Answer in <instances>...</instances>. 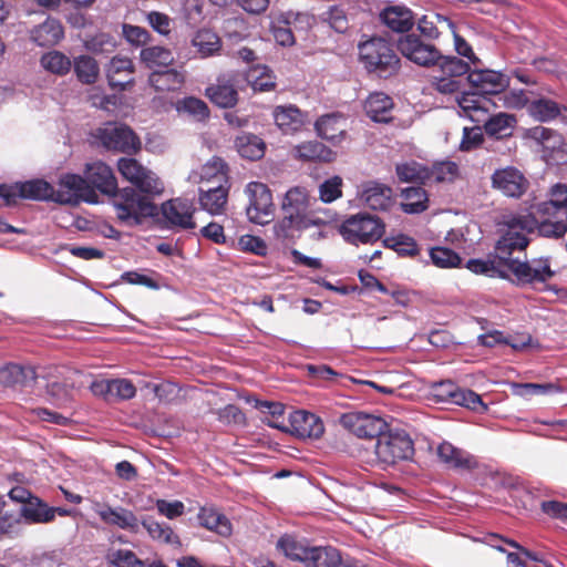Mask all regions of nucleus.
I'll return each mask as SVG.
<instances>
[{"label":"nucleus","instance_id":"nucleus-1","mask_svg":"<svg viewBox=\"0 0 567 567\" xmlns=\"http://www.w3.org/2000/svg\"><path fill=\"white\" fill-rule=\"evenodd\" d=\"M358 58L371 76L388 80L401 71V59L394 44L382 37H369L358 44Z\"/></svg>","mask_w":567,"mask_h":567},{"label":"nucleus","instance_id":"nucleus-2","mask_svg":"<svg viewBox=\"0 0 567 567\" xmlns=\"http://www.w3.org/2000/svg\"><path fill=\"white\" fill-rule=\"evenodd\" d=\"M202 178L216 185L199 188V204L210 215H220L225 212L228 200V165L220 157H213L202 169Z\"/></svg>","mask_w":567,"mask_h":567},{"label":"nucleus","instance_id":"nucleus-3","mask_svg":"<svg viewBox=\"0 0 567 567\" xmlns=\"http://www.w3.org/2000/svg\"><path fill=\"white\" fill-rule=\"evenodd\" d=\"M111 197L116 217L126 225H140L144 218L158 214L157 206L132 187L117 188Z\"/></svg>","mask_w":567,"mask_h":567},{"label":"nucleus","instance_id":"nucleus-4","mask_svg":"<svg viewBox=\"0 0 567 567\" xmlns=\"http://www.w3.org/2000/svg\"><path fill=\"white\" fill-rule=\"evenodd\" d=\"M414 454V444L404 432L382 431L374 443L373 463L385 470L401 461L409 460Z\"/></svg>","mask_w":567,"mask_h":567},{"label":"nucleus","instance_id":"nucleus-5","mask_svg":"<svg viewBox=\"0 0 567 567\" xmlns=\"http://www.w3.org/2000/svg\"><path fill=\"white\" fill-rule=\"evenodd\" d=\"M384 231V223L379 217L367 213L352 215L340 226L341 235L352 245L375 243Z\"/></svg>","mask_w":567,"mask_h":567},{"label":"nucleus","instance_id":"nucleus-6","mask_svg":"<svg viewBox=\"0 0 567 567\" xmlns=\"http://www.w3.org/2000/svg\"><path fill=\"white\" fill-rule=\"evenodd\" d=\"M524 136L542 147L543 157L548 164L567 163V143L558 131L537 125L526 130Z\"/></svg>","mask_w":567,"mask_h":567},{"label":"nucleus","instance_id":"nucleus-7","mask_svg":"<svg viewBox=\"0 0 567 567\" xmlns=\"http://www.w3.org/2000/svg\"><path fill=\"white\" fill-rule=\"evenodd\" d=\"M117 171L141 193L154 196L164 190V185L156 174L133 157H121L117 161Z\"/></svg>","mask_w":567,"mask_h":567},{"label":"nucleus","instance_id":"nucleus-8","mask_svg":"<svg viewBox=\"0 0 567 567\" xmlns=\"http://www.w3.org/2000/svg\"><path fill=\"white\" fill-rule=\"evenodd\" d=\"M96 138L109 151L134 155L141 150V141L134 131L124 124L107 123L96 132Z\"/></svg>","mask_w":567,"mask_h":567},{"label":"nucleus","instance_id":"nucleus-9","mask_svg":"<svg viewBox=\"0 0 567 567\" xmlns=\"http://www.w3.org/2000/svg\"><path fill=\"white\" fill-rule=\"evenodd\" d=\"M511 272L519 286H535L549 281L555 271L550 267L548 257L533 258L525 261H512L507 274Z\"/></svg>","mask_w":567,"mask_h":567},{"label":"nucleus","instance_id":"nucleus-10","mask_svg":"<svg viewBox=\"0 0 567 567\" xmlns=\"http://www.w3.org/2000/svg\"><path fill=\"white\" fill-rule=\"evenodd\" d=\"M54 202L70 205H76L80 202L95 204L97 203V195L89 185L86 177L78 174H65L59 179V189L55 192Z\"/></svg>","mask_w":567,"mask_h":567},{"label":"nucleus","instance_id":"nucleus-11","mask_svg":"<svg viewBox=\"0 0 567 567\" xmlns=\"http://www.w3.org/2000/svg\"><path fill=\"white\" fill-rule=\"evenodd\" d=\"M246 194L249 198L246 209L248 219L258 225L268 224L275 212L270 189L262 183L251 182L246 186Z\"/></svg>","mask_w":567,"mask_h":567},{"label":"nucleus","instance_id":"nucleus-12","mask_svg":"<svg viewBox=\"0 0 567 567\" xmlns=\"http://www.w3.org/2000/svg\"><path fill=\"white\" fill-rule=\"evenodd\" d=\"M517 216L511 217L506 221L507 230L496 241L495 258L499 261L503 269L507 271L512 261H518L516 258H512L515 250H524L529 245V239L526 237L520 226L516 225Z\"/></svg>","mask_w":567,"mask_h":567},{"label":"nucleus","instance_id":"nucleus-13","mask_svg":"<svg viewBox=\"0 0 567 567\" xmlns=\"http://www.w3.org/2000/svg\"><path fill=\"white\" fill-rule=\"evenodd\" d=\"M555 216L556 214H538L537 206L533 205L529 214L517 215L516 225L527 234L537 230L540 236L559 238L567 231V224L563 220L553 221L551 217Z\"/></svg>","mask_w":567,"mask_h":567},{"label":"nucleus","instance_id":"nucleus-14","mask_svg":"<svg viewBox=\"0 0 567 567\" xmlns=\"http://www.w3.org/2000/svg\"><path fill=\"white\" fill-rule=\"evenodd\" d=\"M398 50L403 56L420 66H434L441 59V51L435 45L424 43L414 33L400 38Z\"/></svg>","mask_w":567,"mask_h":567},{"label":"nucleus","instance_id":"nucleus-15","mask_svg":"<svg viewBox=\"0 0 567 567\" xmlns=\"http://www.w3.org/2000/svg\"><path fill=\"white\" fill-rule=\"evenodd\" d=\"M195 207L192 200L186 198H172L161 205V214L165 226L169 229H194Z\"/></svg>","mask_w":567,"mask_h":567},{"label":"nucleus","instance_id":"nucleus-16","mask_svg":"<svg viewBox=\"0 0 567 567\" xmlns=\"http://www.w3.org/2000/svg\"><path fill=\"white\" fill-rule=\"evenodd\" d=\"M339 423L360 439H377L386 426V423L381 417L361 412L343 413L339 419Z\"/></svg>","mask_w":567,"mask_h":567},{"label":"nucleus","instance_id":"nucleus-17","mask_svg":"<svg viewBox=\"0 0 567 567\" xmlns=\"http://www.w3.org/2000/svg\"><path fill=\"white\" fill-rule=\"evenodd\" d=\"M491 181L492 187L506 197L519 198L529 187V182L525 175L513 166L496 169Z\"/></svg>","mask_w":567,"mask_h":567},{"label":"nucleus","instance_id":"nucleus-18","mask_svg":"<svg viewBox=\"0 0 567 567\" xmlns=\"http://www.w3.org/2000/svg\"><path fill=\"white\" fill-rule=\"evenodd\" d=\"M93 511L106 525L132 533H137L140 529V520L131 509L122 506L112 507L109 504L96 502L93 506Z\"/></svg>","mask_w":567,"mask_h":567},{"label":"nucleus","instance_id":"nucleus-19","mask_svg":"<svg viewBox=\"0 0 567 567\" xmlns=\"http://www.w3.org/2000/svg\"><path fill=\"white\" fill-rule=\"evenodd\" d=\"M472 87L484 95H495L509 86V78L494 70H473L467 75Z\"/></svg>","mask_w":567,"mask_h":567},{"label":"nucleus","instance_id":"nucleus-20","mask_svg":"<svg viewBox=\"0 0 567 567\" xmlns=\"http://www.w3.org/2000/svg\"><path fill=\"white\" fill-rule=\"evenodd\" d=\"M288 432L300 439H319L324 426L316 414L299 410L290 414Z\"/></svg>","mask_w":567,"mask_h":567},{"label":"nucleus","instance_id":"nucleus-21","mask_svg":"<svg viewBox=\"0 0 567 567\" xmlns=\"http://www.w3.org/2000/svg\"><path fill=\"white\" fill-rule=\"evenodd\" d=\"M84 175L89 185L104 195L111 196L118 188L113 169L104 162L86 164Z\"/></svg>","mask_w":567,"mask_h":567},{"label":"nucleus","instance_id":"nucleus-22","mask_svg":"<svg viewBox=\"0 0 567 567\" xmlns=\"http://www.w3.org/2000/svg\"><path fill=\"white\" fill-rule=\"evenodd\" d=\"M135 66L126 56H113L106 65V78L113 90L124 91L134 84Z\"/></svg>","mask_w":567,"mask_h":567},{"label":"nucleus","instance_id":"nucleus-23","mask_svg":"<svg viewBox=\"0 0 567 567\" xmlns=\"http://www.w3.org/2000/svg\"><path fill=\"white\" fill-rule=\"evenodd\" d=\"M205 95L218 107L231 109L238 102L236 80L233 76H220L216 83L205 89Z\"/></svg>","mask_w":567,"mask_h":567},{"label":"nucleus","instance_id":"nucleus-24","mask_svg":"<svg viewBox=\"0 0 567 567\" xmlns=\"http://www.w3.org/2000/svg\"><path fill=\"white\" fill-rule=\"evenodd\" d=\"M379 18L381 23L398 33L409 32L414 25L413 12L404 6H386Z\"/></svg>","mask_w":567,"mask_h":567},{"label":"nucleus","instance_id":"nucleus-25","mask_svg":"<svg viewBox=\"0 0 567 567\" xmlns=\"http://www.w3.org/2000/svg\"><path fill=\"white\" fill-rule=\"evenodd\" d=\"M394 102L383 92L371 93L364 102V112L369 118L377 123H390L393 120Z\"/></svg>","mask_w":567,"mask_h":567},{"label":"nucleus","instance_id":"nucleus-26","mask_svg":"<svg viewBox=\"0 0 567 567\" xmlns=\"http://www.w3.org/2000/svg\"><path fill=\"white\" fill-rule=\"evenodd\" d=\"M456 101L463 114L472 122L481 123L487 115L488 109L486 104L488 100L477 90L474 92H463Z\"/></svg>","mask_w":567,"mask_h":567},{"label":"nucleus","instance_id":"nucleus-27","mask_svg":"<svg viewBox=\"0 0 567 567\" xmlns=\"http://www.w3.org/2000/svg\"><path fill=\"white\" fill-rule=\"evenodd\" d=\"M64 37L62 23L54 18H48L45 21L31 30L30 38L39 47H53Z\"/></svg>","mask_w":567,"mask_h":567},{"label":"nucleus","instance_id":"nucleus-28","mask_svg":"<svg viewBox=\"0 0 567 567\" xmlns=\"http://www.w3.org/2000/svg\"><path fill=\"white\" fill-rule=\"evenodd\" d=\"M274 120L285 133L297 132L307 122V115L296 105H278L274 110Z\"/></svg>","mask_w":567,"mask_h":567},{"label":"nucleus","instance_id":"nucleus-29","mask_svg":"<svg viewBox=\"0 0 567 567\" xmlns=\"http://www.w3.org/2000/svg\"><path fill=\"white\" fill-rule=\"evenodd\" d=\"M484 132L487 136L495 140H504L513 135V131L517 124V118L514 114L499 112L487 120L484 118Z\"/></svg>","mask_w":567,"mask_h":567},{"label":"nucleus","instance_id":"nucleus-30","mask_svg":"<svg viewBox=\"0 0 567 567\" xmlns=\"http://www.w3.org/2000/svg\"><path fill=\"white\" fill-rule=\"evenodd\" d=\"M184 81L183 73L172 68L154 70L147 80L150 86L156 92L177 91L182 87Z\"/></svg>","mask_w":567,"mask_h":567},{"label":"nucleus","instance_id":"nucleus-31","mask_svg":"<svg viewBox=\"0 0 567 567\" xmlns=\"http://www.w3.org/2000/svg\"><path fill=\"white\" fill-rule=\"evenodd\" d=\"M317 134L332 143H339L346 135L344 121L341 115L326 114L316 121Z\"/></svg>","mask_w":567,"mask_h":567},{"label":"nucleus","instance_id":"nucleus-32","mask_svg":"<svg viewBox=\"0 0 567 567\" xmlns=\"http://www.w3.org/2000/svg\"><path fill=\"white\" fill-rule=\"evenodd\" d=\"M437 456L444 464L453 468L470 470L476 466L473 456L449 442H443L437 446Z\"/></svg>","mask_w":567,"mask_h":567},{"label":"nucleus","instance_id":"nucleus-33","mask_svg":"<svg viewBox=\"0 0 567 567\" xmlns=\"http://www.w3.org/2000/svg\"><path fill=\"white\" fill-rule=\"evenodd\" d=\"M37 379L32 367L9 363L0 368V384L3 386L27 385Z\"/></svg>","mask_w":567,"mask_h":567},{"label":"nucleus","instance_id":"nucleus-34","mask_svg":"<svg viewBox=\"0 0 567 567\" xmlns=\"http://www.w3.org/2000/svg\"><path fill=\"white\" fill-rule=\"evenodd\" d=\"M311 206V197L308 190L302 186H295L287 190L282 200V212L298 214L307 218V213Z\"/></svg>","mask_w":567,"mask_h":567},{"label":"nucleus","instance_id":"nucleus-35","mask_svg":"<svg viewBox=\"0 0 567 567\" xmlns=\"http://www.w3.org/2000/svg\"><path fill=\"white\" fill-rule=\"evenodd\" d=\"M567 112L565 105H560L554 100L540 97L533 100L528 104V114L538 122H550Z\"/></svg>","mask_w":567,"mask_h":567},{"label":"nucleus","instance_id":"nucleus-36","mask_svg":"<svg viewBox=\"0 0 567 567\" xmlns=\"http://www.w3.org/2000/svg\"><path fill=\"white\" fill-rule=\"evenodd\" d=\"M296 156L305 162L330 163L334 159L336 153L318 141L303 142L296 146Z\"/></svg>","mask_w":567,"mask_h":567},{"label":"nucleus","instance_id":"nucleus-37","mask_svg":"<svg viewBox=\"0 0 567 567\" xmlns=\"http://www.w3.org/2000/svg\"><path fill=\"white\" fill-rule=\"evenodd\" d=\"M141 61L151 70H162L174 64L173 52L161 45L146 47L141 50Z\"/></svg>","mask_w":567,"mask_h":567},{"label":"nucleus","instance_id":"nucleus-38","mask_svg":"<svg viewBox=\"0 0 567 567\" xmlns=\"http://www.w3.org/2000/svg\"><path fill=\"white\" fill-rule=\"evenodd\" d=\"M245 80L254 92H270L276 87L275 75L267 65L250 66L245 73Z\"/></svg>","mask_w":567,"mask_h":567},{"label":"nucleus","instance_id":"nucleus-39","mask_svg":"<svg viewBox=\"0 0 567 567\" xmlns=\"http://www.w3.org/2000/svg\"><path fill=\"white\" fill-rule=\"evenodd\" d=\"M443 25L454 32V22L449 17L436 12L424 14L417 21V30L427 40L439 39L441 35L440 27Z\"/></svg>","mask_w":567,"mask_h":567},{"label":"nucleus","instance_id":"nucleus-40","mask_svg":"<svg viewBox=\"0 0 567 567\" xmlns=\"http://www.w3.org/2000/svg\"><path fill=\"white\" fill-rule=\"evenodd\" d=\"M20 516L28 524H48L52 522V509L44 501L34 495L27 505L21 506Z\"/></svg>","mask_w":567,"mask_h":567},{"label":"nucleus","instance_id":"nucleus-41","mask_svg":"<svg viewBox=\"0 0 567 567\" xmlns=\"http://www.w3.org/2000/svg\"><path fill=\"white\" fill-rule=\"evenodd\" d=\"M392 188L374 183L362 193L365 205L373 210H386L392 205Z\"/></svg>","mask_w":567,"mask_h":567},{"label":"nucleus","instance_id":"nucleus-42","mask_svg":"<svg viewBox=\"0 0 567 567\" xmlns=\"http://www.w3.org/2000/svg\"><path fill=\"white\" fill-rule=\"evenodd\" d=\"M198 519L203 527L217 533L220 536L231 535L233 526L230 520L214 508L203 507L198 513Z\"/></svg>","mask_w":567,"mask_h":567},{"label":"nucleus","instance_id":"nucleus-43","mask_svg":"<svg viewBox=\"0 0 567 567\" xmlns=\"http://www.w3.org/2000/svg\"><path fill=\"white\" fill-rule=\"evenodd\" d=\"M19 197L33 200H54L55 190L43 179H32L17 184Z\"/></svg>","mask_w":567,"mask_h":567},{"label":"nucleus","instance_id":"nucleus-44","mask_svg":"<svg viewBox=\"0 0 567 567\" xmlns=\"http://www.w3.org/2000/svg\"><path fill=\"white\" fill-rule=\"evenodd\" d=\"M341 556L333 547H311L306 556V567H338Z\"/></svg>","mask_w":567,"mask_h":567},{"label":"nucleus","instance_id":"nucleus-45","mask_svg":"<svg viewBox=\"0 0 567 567\" xmlns=\"http://www.w3.org/2000/svg\"><path fill=\"white\" fill-rule=\"evenodd\" d=\"M192 42L202 58L219 54L221 50L219 35L209 29L199 30Z\"/></svg>","mask_w":567,"mask_h":567},{"label":"nucleus","instance_id":"nucleus-46","mask_svg":"<svg viewBox=\"0 0 567 567\" xmlns=\"http://www.w3.org/2000/svg\"><path fill=\"white\" fill-rule=\"evenodd\" d=\"M402 210L406 214H419L427 209L429 197L420 186L406 187L402 190Z\"/></svg>","mask_w":567,"mask_h":567},{"label":"nucleus","instance_id":"nucleus-47","mask_svg":"<svg viewBox=\"0 0 567 567\" xmlns=\"http://www.w3.org/2000/svg\"><path fill=\"white\" fill-rule=\"evenodd\" d=\"M466 268L476 275L508 279L507 271L503 269L493 254H489L486 259H470L466 262Z\"/></svg>","mask_w":567,"mask_h":567},{"label":"nucleus","instance_id":"nucleus-48","mask_svg":"<svg viewBox=\"0 0 567 567\" xmlns=\"http://www.w3.org/2000/svg\"><path fill=\"white\" fill-rule=\"evenodd\" d=\"M257 408L265 414L262 422L270 427L288 432V424H286L284 414L285 405L279 402L260 401Z\"/></svg>","mask_w":567,"mask_h":567},{"label":"nucleus","instance_id":"nucleus-49","mask_svg":"<svg viewBox=\"0 0 567 567\" xmlns=\"http://www.w3.org/2000/svg\"><path fill=\"white\" fill-rule=\"evenodd\" d=\"M396 176L402 183L427 184V166L415 161L398 164L395 167Z\"/></svg>","mask_w":567,"mask_h":567},{"label":"nucleus","instance_id":"nucleus-50","mask_svg":"<svg viewBox=\"0 0 567 567\" xmlns=\"http://www.w3.org/2000/svg\"><path fill=\"white\" fill-rule=\"evenodd\" d=\"M40 63L45 71L60 76L68 74L72 68L71 59L55 50L44 53Z\"/></svg>","mask_w":567,"mask_h":567},{"label":"nucleus","instance_id":"nucleus-51","mask_svg":"<svg viewBox=\"0 0 567 567\" xmlns=\"http://www.w3.org/2000/svg\"><path fill=\"white\" fill-rule=\"evenodd\" d=\"M179 113H186L198 122H206L210 116L207 103L195 96H186L176 103Z\"/></svg>","mask_w":567,"mask_h":567},{"label":"nucleus","instance_id":"nucleus-52","mask_svg":"<svg viewBox=\"0 0 567 567\" xmlns=\"http://www.w3.org/2000/svg\"><path fill=\"white\" fill-rule=\"evenodd\" d=\"M143 527L147 530L153 539L169 545H181L179 537L174 533L167 524L158 523L153 517H147L142 522Z\"/></svg>","mask_w":567,"mask_h":567},{"label":"nucleus","instance_id":"nucleus-53","mask_svg":"<svg viewBox=\"0 0 567 567\" xmlns=\"http://www.w3.org/2000/svg\"><path fill=\"white\" fill-rule=\"evenodd\" d=\"M74 72L80 82L92 84L96 81L100 68L95 59L90 55H80L73 63Z\"/></svg>","mask_w":567,"mask_h":567},{"label":"nucleus","instance_id":"nucleus-54","mask_svg":"<svg viewBox=\"0 0 567 567\" xmlns=\"http://www.w3.org/2000/svg\"><path fill=\"white\" fill-rule=\"evenodd\" d=\"M450 403L467 408L474 412H485L487 410V405L482 401L480 394L458 385H456V391H454Z\"/></svg>","mask_w":567,"mask_h":567},{"label":"nucleus","instance_id":"nucleus-55","mask_svg":"<svg viewBox=\"0 0 567 567\" xmlns=\"http://www.w3.org/2000/svg\"><path fill=\"white\" fill-rule=\"evenodd\" d=\"M427 183H452L458 176V166L454 162H440L427 167Z\"/></svg>","mask_w":567,"mask_h":567},{"label":"nucleus","instance_id":"nucleus-56","mask_svg":"<svg viewBox=\"0 0 567 567\" xmlns=\"http://www.w3.org/2000/svg\"><path fill=\"white\" fill-rule=\"evenodd\" d=\"M282 218L276 225V233L282 238H292L296 231L308 226L307 218L298 214L282 212Z\"/></svg>","mask_w":567,"mask_h":567},{"label":"nucleus","instance_id":"nucleus-57","mask_svg":"<svg viewBox=\"0 0 567 567\" xmlns=\"http://www.w3.org/2000/svg\"><path fill=\"white\" fill-rule=\"evenodd\" d=\"M435 65L440 68L443 75L454 79H461V76L468 75L471 72L470 63L454 55H443L441 53V59Z\"/></svg>","mask_w":567,"mask_h":567},{"label":"nucleus","instance_id":"nucleus-58","mask_svg":"<svg viewBox=\"0 0 567 567\" xmlns=\"http://www.w3.org/2000/svg\"><path fill=\"white\" fill-rule=\"evenodd\" d=\"M277 548L280 549L285 556L305 564L306 556H308L311 547L303 546L290 535H284L277 542Z\"/></svg>","mask_w":567,"mask_h":567},{"label":"nucleus","instance_id":"nucleus-59","mask_svg":"<svg viewBox=\"0 0 567 567\" xmlns=\"http://www.w3.org/2000/svg\"><path fill=\"white\" fill-rule=\"evenodd\" d=\"M239 154L248 159L256 161L264 156L265 144L255 135H247L237 140Z\"/></svg>","mask_w":567,"mask_h":567},{"label":"nucleus","instance_id":"nucleus-60","mask_svg":"<svg viewBox=\"0 0 567 567\" xmlns=\"http://www.w3.org/2000/svg\"><path fill=\"white\" fill-rule=\"evenodd\" d=\"M383 244L385 247L393 249L402 257H414L419 254L416 241L406 235L385 238Z\"/></svg>","mask_w":567,"mask_h":567},{"label":"nucleus","instance_id":"nucleus-61","mask_svg":"<svg viewBox=\"0 0 567 567\" xmlns=\"http://www.w3.org/2000/svg\"><path fill=\"white\" fill-rule=\"evenodd\" d=\"M430 257L439 268H454L461 265L462 258L457 252L447 247H434L430 250Z\"/></svg>","mask_w":567,"mask_h":567},{"label":"nucleus","instance_id":"nucleus-62","mask_svg":"<svg viewBox=\"0 0 567 567\" xmlns=\"http://www.w3.org/2000/svg\"><path fill=\"white\" fill-rule=\"evenodd\" d=\"M515 389L516 394L525 398L561 391L560 386L555 383H519L515 384Z\"/></svg>","mask_w":567,"mask_h":567},{"label":"nucleus","instance_id":"nucleus-63","mask_svg":"<svg viewBox=\"0 0 567 567\" xmlns=\"http://www.w3.org/2000/svg\"><path fill=\"white\" fill-rule=\"evenodd\" d=\"M342 178L333 176L319 186V198L323 203H332L342 196Z\"/></svg>","mask_w":567,"mask_h":567},{"label":"nucleus","instance_id":"nucleus-64","mask_svg":"<svg viewBox=\"0 0 567 567\" xmlns=\"http://www.w3.org/2000/svg\"><path fill=\"white\" fill-rule=\"evenodd\" d=\"M111 563L114 567H151V564L146 565L133 551L127 549L114 551L111 556Z\"/></svg>","mask_w":567,"mask_h":567}]
</instances>
